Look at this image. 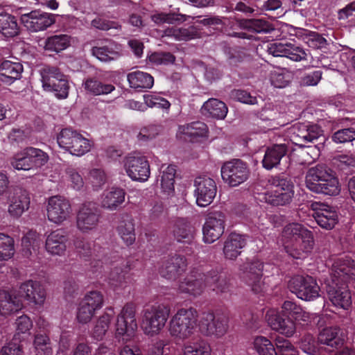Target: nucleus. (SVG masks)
<instances>
[{
    "instance_id": "obj_1",
    "label": "nucleus",
    "mask_w": 355,
    "mask_h": 355,
    "mask_svg": "<svg viewBox=\"0 0 355 355\" xmlns=\"http://www.w3.org/2000/svg\"><path fill=\"white\" fill-rule=\"evenodd\" d=\"M351 281H355V261L348 257L334 259L327 280V293L336 308L348 310L351 307L352 295L347 286Z\"/></svg>"
},
{
    "instance_id": "obj_2",
    "label": "nucleus",
    "mask_w": 355,
    "mask_h": 355,
    "mask_svg": "<svg viewBox=\"0 0 355 355\" xmlns=\"http://www.w3.org/2000/svg\"><path fill=\"white\" fill-rule=\"evenodd\" d=\"M284 249L294 259H304L309 255L314 246L313 233L302 225L293 223L283 230Z\"/></svg>"
},
{
    "instance_id": "obj_3",
    "label": "nucleus",
    "mask_w": 355,
    "mask_h": 355,
    "mask_svg": "<svg viewBox=\"0 0 355 355\" xmlns=\"http://www.w3.org/2000/svg\"><path fill=\"white\" fill-rule=\"evenodd\" d=\"M197 311L193 308H181L171 317L168 323V333L175 340L184 341L195 333Z\"/></svg>"
},
{
    "instance_id": "obj_4",
    "label": "nucleus",
    "mask_w": 355,
    "mask_h": 355,
    "mask_svg": "<svg viewBox=\"0 0 355 355\" xmlns=\"http://www.w3.org/2000/svg\"><path fill=\"white\" fill-rule=\"evenodd\" d=\"M170 308L164 304L151 306L143 311L141 328L149 337L157 336L164 328L170 315Z\"/></svg>"
},
{
    "instance_id": "obj_5",
    "label": "nucleus",
    "mask_w": 355,
    "mask_h": 355,
    "mask_svg": "<svg viewBox=\"0 0 355 355\" xmlns=\"http://www.w3.org/2000/svg\"><path fill=\"white\" fill-rule=\"evenodd\" d=\"M59 146L72 155L80 157L90 151L92 142L76 130L65 128L57 138Z\"/></svg>"
},
{
    "instance_id": "obj_6",
    "label": "nucleus",
    "mask_w": 355,
    "mask_h": 355,
    "mask_svg": "<svg viewBox=\"0 0 355 355\" xmlns=\"http://www.w3.org/2000/svg\"><path fill=\"white\" fill-rule=\"evenodd\" d=\"M127 175L133 181L145 182L150 176V167L147 157L137 152L131 153L122 159Z\"/></svg>"
},
{
    "instance_id": "obj_7",
    "label": "nucleus",
    "mask_w": 355,
    "mask_h": 355,
    "mask_svg": "<svg viewBox=\"0 0 355 355\" xmlns=\"http://www.w3.org/2000/svg\"><path fill=\"white\" fill-rule=\"evenodd\" d=\"M218 281V277L216 274L210 277L198 271L193 270L182 281L180 282L178 291L180 293L198 297L204 292L207 286H211Z\"/></svg>"
},
{
    "instance_id": "obj_8",
    "label": "nucleus",
    "mask_w": 355,
    "mask_h": 355,
    "mask_svg": "<svg viewBox=\"0 0 355 355\" xmlns=\"http://www.w3.org/2000/svg\"><path fill=\"white\" fill-rule=\"evenodd\" d=\"M293 194V185L290 181L274 177L269 180V189L265 193V200L273 205H284L291 201Z\"/></svg>"
},
{
    "instance_id": "obj_9",
    "label": "nucleus",
    "mask_w": 355,
    "mask_h": 355,
    "mask_svg": "<svg viewBox=\"0 0 355 355\" xmlns=\"http://www.w3.org/2000/svg\"><path fill=\"white\" fill-rule=\"evenodd\" d=\"M116 336L125 342L130 341L137 330L136 306L132 304L124 305L118 315L116 323Z\"/></svg>"
},
{
    "instance_id": "obj_10",
    "label": "nucleus",
    "mask_w": 355,
    "mask_h": 355,
    "mask_svg": "<svg viewBox=\"0 0 355 355\" xmlns=\"http://www.w3.org/2000/svg\"><path fill=\"white\" fill-rule=\"evenodd\" d=\"M289 290L304 301H313L320 297V288L315 279L309 275H295L288 282Z\"/></svg>"
},
{
    "instance_id": "obj_11",
    "label": "nucleus",
    "mask_w": 355,
    "mask_h": 355,
    "mask_svg": "<svg viewBox=\"0 0 355 355\" xmlns=\"http://www.w3.org/2000/svg\"><path fill=\"white\" fill-rule=\"evenodd\" d=\"M46 216L49 221L56 225H62L70 220L72 208L70 202L60 196L50 197L47 200Z\"/></svg>"
},
{
    "instance_id": "obj_12",
    "label": "nucleus",
    "mask_w": 355,
    "mask_h": 355,
    "mask_svg": "<svg viewBox=\"0 0 355 355\" xmlns=\"http://www.w3.org/2000/svg\"><path fill=\"white\" fill-rule=\"evenodd\" d=\"M220 172L223 181L230 187H237L243 183L250 175L247 164L238 159L225 162Z\"/></svg>"
},
{
    "instance_id": "obj_13",
    "label": "nucleus",
    "mask_w": 355,
    "mask_h": 355,
    "mask_svg": "<svg viewBox=\"0 0 355 355\" xmlns=\"http://www.w3.org/2000/svg\"><path fill=\"white\" fill-rule=\"evenodd\" d=\"M103 304V297L100 292L91 291L85 295L77 308L76 319L78 322L86 324L90 322Z\"/></svg>"
},
{
    "instance_id": "obj_14",
    "label": "nucleus",
    "mask_w": 355,
    "mask_h": 355,
    "mask_svg": "<svg viewBox=\"0 0 355 355\" xmlns=\"http://www.w3.org/2000/svg\"><path fill=\"white\" fill-rule=\"evenodd\" d=\"M200 331L207 336L221 338L228 330V319L223 315L215 316L214 313H204L199 321Z\"/></svg>"
},
{
    "instance_id": "obj_15",
    "label": "nucleus",
    "mask_w": 355,
    "mask_h": 355,
    "mask_svg": "<svg viewBox=\"0 0 355 355\" xmlns=\"http://www.w3.org/2000/svg\"><path fill=\"white\" fill-rule=\"evenodd\" d=\"M266 320L270 328L284 336L291 338L296 333L295 322L291 318L280 313L277 309H270L267 311Z\"/></svg>"
},
{
    "instance_id": "obj_16",
    "label": "nucleus",
    "mask_w": 355,
    "mask_h": 355,
    "mask_svg": "<svg viewBox=\"0 0 355 355\" xmlns=\"http://www.w3.org/2000/svg\"><path fill=\"white\" fill-rule=\"evenodd\" d=\"M194 186L196 204L202 207L210 205L216 195L217 188L215 181L205 175L198 176L195 179Z\"/></svg>"
},
{
    "instance_id": "obj_17",
    "label": "nucleus",
    "mask_w": 355,
    "mask_h": 355,
    "mask_svg": "<svg viewBox=\"0 0 355 355\" xmlns=\"http://www.w3.org/2000/svg\"><path fill=\"white\" fill-rule=\"evenodd\" d=\"M17 292L21 299L24 298L29 303L40 307L44 305L46 297L44 286L40 282L32 279L22 282Z\"/></svg>"
},
{
    "instance_id": "obj_18",
    "label": "nucleus",
    "mask_w": 355,
    "mask_h": 355,
    "mask_svg": "<svg viewBox=\"0 0 355 355\" xmlns=\"http://www.w3.org/2000/svg\"><path fill=\"white\" fill-rule=\"evenodd\" d=\"M225 216L221 212L211 214L206 219L202 227L203 241L212 243L217 241L224 233Z\"/></svg>"
},
{
    "instance_id": "obj_19",
    "label": "nucleus",
    "mask_w": 355,
    "mask_h": 355,
    "mask_svg": "<svg viewBox=\"0 0 355 355\" xmlns=\"http://www.w3.org/2000/svg\"><path fill=\"white\" fill-rule=\"evenodd\" d=\"M21 21L32 32L44 31L55 23L54 15L40 10H33L21 16Z\"/></svg>"
},
{
    "instance_id": "obj_20",
    "label": "nucleus",
    "mask_w": 355,
    "mask_h": 355,
    "mask_svg": "<svg viewBox=\"0 0 355 355\" xmlns=\"http://www.w3.org/2000/svg\"><path fill=\"white\" fill-rule=\"evenodd\" d=\"M263 267V263L255 259L245 263L241 268L243 279L255 293L261 292L263 286L262 282Z\"/></svg>"
},
{
    "instance_id": "obj_21",
    "label": "nucleus",
    "mask_w": 355,
    "mask_h": 355,
    "mask_svg": "<svg viewBox=\"0 0 355 355\" xmlns=\"http://www.w3.org/2000/svg\"><path fill=\"white\" fill-rule=\"evenodd\" d=\"M99 222V214L94 204L87 202L82 205L77 214L76 226L82 232L95 229Z\"/></svg>"
},
{
    "instance_id": "obj_22",
    "label": "nucleus",
    "mask_w": 355,
    "mask_h": 355,
    "mask_svg": "<svg viewBox=\"0 0 355 355\" xmlns=\"http://www.w3.org/2000/svg\"><path fill=\"white\" fill-rule=\"evenodd\" d=\"M69 238L66 232L57 229L51 232L46 236L45 249L52 256L62 257L66 254Z\"/></svg>"
},
{
    "instance_id": "obj_23",
    "label": "nucleus",
    "mask_w": 355,
    "mask_h": 355,
    "mask_svg": "<svg viewBox=\"0 0 355 355\" xmlns=\"http://www.w3.org/2000/svg\"><path fill=\"white\" fill-rule=\"evenodd\" d=\"M313 214L317 223L323 229L331 230L338 223V214L335 208L322 203L312 205Z\"/></svg>"
},
{
    "instance_id": "obj_24",
    "label": "nucleus",
    "mask_w": 355,
    "mask_h": 355,
    "mask_svg": "<svg viewBox=\"0 0 355 355\" xmlns=\"http://www.w3.org/2000/svg\"><path fill=\"white\" fill-rule=\"evenodd\" d=\"M187 266V260L184 257L175 255L164 262L160 273L163 277L175 281L185 272Z\"/></svg>"
},
{
    "instance_id": "obj_25",
    "label": "nucleus",
    "mask_w": 355,
    "mask_h": 355,
    "mask_svg": "<svg viewBox=\"0 0 355 355\" xmlns=\"http://www.w3.org/2000/svg\"><path fill=\"white\" fill-rule=\"evenodd\" d=\"M22 307V300L17 291H0V314L1 315H10L21 310Z\"/></svg>"
},
{
    "instance_id": "obj_26",
    "label": "nucleus",
    "mask_w": 355,
    "mask_h": 355,
    "mask_svg": "<svg viewBox=\"0 0 355 355\" xmlns=\"http://www.w3.org/2000/svg\"><path fill=\"white\" fill-rule=\"evenodd\" d=\"M30 207V197L25 190L16 189L9 198L8 213L14 218H19Z\"/></svg>"
},
{
    "instance_id": "obj_27",
    "label": "nucleus",
    "mask_w": 355,
    "mask_h": 355,
    "mask_svg": "<svg viewBox=\"0 0 355 355\" xmlns=\"http://www.w3.org/2000/svg\"><path fill=\"white\" fill-rule=\"evenodd\" d=\"M177 135L180 137L184 136L191 141H198L208 137V128L205 123L195 121L179 126Z\"/></svg>"
},
{
    "instance_id": "obj_28",
    "label": "nucleus",
    "mask_w": 355,
    "mask_h": 355,
    "mask_svg": "<svg viewBox=\"0 0 355 355\" xmlns=\"http://www.w3.org/2000/svg\"><path fill=\"white\" fill-rule=\"evenodd\" d=\"M246 245L244 236L231 233L224 243L223 254L229 260L236 259L241 253V250Z\"/></svg>"
},
{
    "instance_id": "obj_29",
    "label": "nucleus",
    "mask_w": 355,
    "mask_h": 355,
    "mask_svg": "<svg viewBox=\"0 0 355 355\" xmlns=\"http://www.w3.org/2000/svg\"><path fill=\"white\" fill-rule=\"evenodd\" d=\"M286 152L285 144H275L268 147L261 161L262 166L268 171L277 168Z\"/></svg>"
},
{
    "instance_id": "obj_30",
    "label": "nucleus",
    "mask_w": 355,
    "mask_h": 355,
    "mask_svg": "<svg viewBox=\"0 0 355 355\" xmlns=\"http://www.w3.org/2000/svg\"><path fill=\"white\" fill-rule=\"evenodd\" d=\"M125 193L120 188H112L104 191L101 198V205L103 208L110 211L116 210L124 201Z\"/></svg>"
},
{
    "instance_id": "obj_31",
    "label": "nucleus",
    "mask_w": 355,
    "mask_h": 355,
    "mask_svg": "<svg viewBox=\"0 0 355 355\" xmlns=\"http://www.w3.org/2000/svg\"><path fill=\"white\" fill-rule=\"evenodd\" d=\"M22 71L20 63L5 60L0 64V81L10 85L20 78Z\"/></svg>"
},
{
    "instance_id": "obj_32",
    "label": "nucleus",
    "mask_w": 355,
    "mask_h": 355,
    "mask_svg": "<svg viewBox=\"0 0 355 355\" xmlns=\"http://www.w3.org/2000/svg\"><path fill=\"white\" fill-rule=\"evenodd\" d=\"M116 231L125 245H132L136 239L135 225L133 218L129 216H123L119 221Z\"/></svg>"
},
{
    "instance_id": "obj_33",
    "label": "nucleus",
    "mask_w": 355,
    "mask_h": 355,
    "mask_svg": "<svg viewBox=\"0 0 355 355\" xmlns=\"http://www.w3.org/2000/svg\"><path fill=\"white\" fill-rule=\"evenodd\" d=\"M333 172L324 165L318 164L309 169L305 177L306 187L311 191L329 177Z\"/></svg>"
},
{
    "instance_id": "obj_34",
    "label": "nucleus",
    "mask_w": 355,
    "mask_h": 355,
    "mask_svg": "<svg viewBox=\"0 0 355 355\" xmlns=\"http://www.w3.org/2000/svg\"><path fill=\"white\" fill-rule=\"evenodd\" d=\"M318 343L331 347L337 348L343 344L341 330L338 327H327L322 329L318 336Z\"/></svg>"
},
{
    "instance_id": "obj_35",
    "label": "nucleus",
    "mask_w": 355,
    "mask_h": 355,
    "mask_svg": "<svg viewBox=\"0 0 355 355\" xmlns=\"http://www.w3.org/2000/svg\"><path fill=\"white\" fill-rule=\"evenodd\" d=\"M71 36L67 34H60L49 36L42 44L46 51L60 53L71 45Z\"/></svg>"
},
{
    "instance_id": "obj_36",
    "label": "nucleus",
    "mask_w": 355,
    "mask_h": 355,
    "mask_svg": "<svg viewBox=\"0 0 355 355\" xmlns=\"http://www.w3.org/2000/svg\"><path fill=\"white\" fill-rule=\"evenodd\" d=\"M19 33L16 18L3 10H0V34L6 38L14 37Z\"/></svg>"
},
{
    "instance_id": "obj_37",
    "label": "nucleus",
    "mask_w": 355,
    "mask_h": 355,
    "mask_svg": "<svg viewBox=\"0 0 355 355\" xmlns=\"http://www.w3.org/2000/svg\"><path fill=\"white\" fill-rule=\"evenodd\" d=\"M202 113L214 119H223L227 114L226 105L216 99L210 98L207 101L202 107Z\"/></svg>"
},
{
    "instance_id": "obj_38",
    "label": "nucleus",
    "mask_w": 355,
    "mask_h": 355,
    "mask_svg": "<svg viewBox=\"0 0 355 355\" xmlns=\"http://www.w3.org/2000/svg\"><path fill=\"white\" fill-rule=\"evenodd\" d=\"M92 51L93 55L101 62L114 60L120 55V47L111 42L102 46H94Z\"/></svg>"
},
{
    "instance_id": "obj_39",
    "label": "nucleus",
    "mask_w": 355,
    "mask_h": 355,
    "mask_svg": "<svg viewBox=\"0 0 355 355\" xmlns=\"http://www.w3.org/2000/svg\"><path fill=\"white\" fill-rule=\"evenodd\" d=\"M130 87L135 89H150L154 85V78L149 73L137 71L128 75Z\"/></svg>"
},
{
    "instance_id": "obj_40",
    "label": "nucleus",
    "mask_w": 355,
    "mask_h": 355,
    "mask_svg": "<svg viewBox=\"0 0 355 355\" xmlns=\"http://www.w3.org/2000/svg\"><path fill=\"white\" fill-rule=\"evenodd\" d=\"M175 166L163 164L160 168V182L162 191L170 194L174 191Z\"/></svg>"
},
{
    "instance_id": "obj_41",
    "label": "nucleus",
    "mask_w": 355,
    "mask_h": 355,
    "mask_svg": "<svg viewBox=\"0 0 355 355\" xmlns=\"http://www.w3.org/2000/svg\"><path fill=\"white\" fill-rule=\"evenodd\" d=\"M42 87L46 92H51L55 87L59 78H62V73L54 67H45L40 71Z\"/></svg>"
},
{
    "instance_id": "obj_42",
    "label": "nucleus",
    "mask_w": 355,
    "mask_h": 355,
    "mask_svg": "<svg viewBox=\"0 0 355 355\" xmlns=\"http://www.w3.org/2000/svg\"><path fill=\"white\" fill-rule=\"evenodd\" d=\"M150 17L154 23L160 25L163 24H180L191 17L176 12L165 13L156 11L151 15Z\"/></svg>"
},
{
    "instance_id": "obj_43",
    "label": "nucleus",
    "mask_w": 355,
    "mask_h": 355,
    "mask_svg": "<svg viewBox=\"0 0 355 355\" xmlns=\"http://www.w3.org/2000/svg\"><path fill=\"white\" fill-rule=\"evenodd\" d=\"M236 23L241 29L253 33H268L272 30L270 24L263 19H238Z\"/></svg>"
},
{
    "instance_id": "obj_44",
    "label": "nucleus",
    "mask_w": 355,
    "mask_h": 355,
    "mask_svg": "<svg viewBox=\"0 0 355 355\" xmlns=\"http://www.w3.org/2000/svg\"><path fill=\"white\" fill-rule=\"evenodd\" d=\"M311 191L317 193L336 196L340 193V186L338 178L332 173L324 182L317 184V186Z\"/></svg>"
},
{
    "instance_id": "obj_45",
    "label": "nucleus",
    "mask_w": 355,
    "mask_h": 355,
    "mask_svg": "<svg viewBox=\"0 0 355 355\" xmlns=\"http://www.w3.org/2000/svg\"><path fill=\"white\" fill-rule=\"evenodd\" d=\"M83 86L87 92L95 96L108 94L115 89L113 85L103 84L94 78L85 80Z\"/></svg>"
},
{
    "instance_id": "obj_46",
    "label": "nucleus",
    "mask_w": 355,
    "mask_h": 355,
    "mask_svg": "<svg viewBox=\"0 0 355 355\" xmlns=\"http://www.w3.org/2000/svg\"><path fill=\"white\" fill-rule=\"evenodd\" d=\"M297 37L301 38L307 45L313 49H320L325 46L327 40L317 33L305 29H298Z\"/></svg>"
},
{
    "instance_id": "obj_47",
    "label": "nucleus",
    "mask_w": 355,
    "mask_h": 355,
    "mask_svg": "<svg viewBox=\"0 0 355 355\" xmlns=\"http://www.w3.org/2000/svg\"><path fill=\"white\" fill-rule=\"evenodd\" d=\"M164 35L172 37L178 41H187L198 37V33L193 26L189 28H169L164 31Z\"/></svg>"
},
{
    "instance_id": "obj_48",
    "label": "nucleus",
    "mask_w": 355,
    "mask_h": 355,
    "mask_svg": "<svg viewBox=\"0 0 355 355\" xmlns=\"http://www.w3.org/2000/svg\"><path fill=\"white\" fill-rule=\"evenodd\" d=\"M183 355H211L210 346L204 341L188 343L182 347Z\"/></svg>"
},
{
    "instance_id": "obj_49",
    "label": "nucleus",
    "mask_w": 355,
    "mask_h": 355,
    "mask_svg": "<svg viewBox=\"0 0 355 355\" xmlns=\"http://www.w3.org/2000/svg\"><path fill=\"white\" fill-rule=\"evenodd\" d=\"M15 254L14 240L10 236L0 233V260L7 261Z\"/></svg>"
},
{
    "instance_id": "obj_50",
    "label": "nucleus",
    "mask_w": 355,
    "mask_h": 355,
    "mask_svg": "<svg viewBox=\"0 0 355 355\" xmlns=\"http://www.w3.org/2000/svg\"><path fill=\"white\" fill-rule=\"evenodd\" d=\"M253 346L259 355H277L273 344L265 336H256L254 338Z\"/></svg>"
},
{
    "instance_id": "obj_51",
    "label": "nucleus",
    "mask_w": 355,
    "mask_h": 355,
    "mask_svg": "<svg viewBox=\"0 0 355 355\" xmlns=\"http://www.w3.org/2000/svg\"><path fill=\"white\" fill-rule=\"evenodd\" d=\"M31 160L26 148L13 156L11 165L17 170L28 171L33 168Z\"/></svg>"
},
{
    "instance_id": "obj_52",
    "label": "nucleus",
    "mask_w": 355,
    "mask_h": 355,
    "mask_svg": "<svg viewBox=\"0 0 355 355\" xmlns=\"http://www.w3.org/2000/svg\"><path fill=\"white\" fill-rule=\"evenodd\" d=\"M106 312L101 315L96 322L94 327L93 335L96 339H101L108 329L109 325L113 318V311Z\"/></svg>"
},
{
    "instance_id": "obj_53",
    "label": "nucleus",
    "mask_w": 355,
    "mask_h": 355,
    "mask_svg": "<svg viewBox=\"0 0 355 355\" xmlns=\"http://www.w3.org/2000/svg\"><path fill=\"white\" fill-rule=\"evenodd\" d=\"M64 180L68 184L76 190L81 189L84 186L83 179L78 171L71 166L67 167L64 171Z\"/></svg>"
},
{
    "instance_id": "obj_54",
    "label": "nucleus",
    "mask_w": 355,
    "mask_h": 355,
    "mask_svg": "<svg viewBox=\"0 0 355 355\" xmlns=\"http://www.w3.org/2000/svg\"><path fill=\"white\" fill-rule=\"evenodd\" d=\"M143 98L146 110L147 107L168 110L171 107V103L168 100L155 93L144 94Z\"/></svg>"
},
{
    "instance_id": "obj_55",
    "label": "nucleus",
    "mask_w": 355,
    "mask_h": 355,
    "mask_svg": "<svg viewBox=\"0 0 355 355\" xmlns=\"http://www.w3.org/2000/svg\"><path fill=\"white\" fill-rule=\"evenodd\" d=\"M173 232L177 239L181 241L182 239L191 237L193 228L187 220L179 219L175 223Z\"/></svg>"
},
{
    "instance_id": "obj_56",
    "label": "nucleus",
    "mask_w": 355,
    "mask_h": 355,
    "mask_svg": "<svg viewBox=\"0 0 355 355\" xmlns=\"http://www.w3.org/2000/svg\"><path fill=\"white\" fill-rule=\"evenodd\" d=\"M309 137L308 124L300 123L294 126L292 139L297 145L303 146L304 143L309 142Z\"/></svg>"
},
{
    "instance_id": "obj_57",
    "label": "nucleus",
    "mask_w": 355,
    "mask_h": 355,
    "mask_svg": "<svg viewBox=\"0 0 355 355\" xmlns=\"http://www.w3.org/2000/svg\"><path fill=\"white\" fill-rule=\"evenodd\" d=\"M28 155L31 156L32 168H38L45 165L49 159V155L39 148H28Z\"/></svg>"
},
{
    "instance_id": "obj_58",
    "label": "nucleus",
    "mask_w": 355,
    "mask_h": 355,
    "mask_svg": "<svg viewBox=\"0 0 355 355\" xmlns=\"http://www.w3.org/2000/svg\"><path fill=\"white\" fill-rule=\"evenodd\" d=\"M275 344L280 355H298L297 349L288 340L277 336Z\"/></svg>"
},
{
    "instance_id": "obj_59",
    "label": "nucleus",
    "mask_w": 355,
    "mask_h": 355,
    "mask_svg": "<svg viewBox=\"0 0 355 355\" xmlns=\"http://www.w3.org/2000/svg\"><path fill=\"white\" fill-rule=\"evenodd\" d=\"M307 53L304 49L292 43L287 42L286 58L295 62L306 60Z\"/></svg>"
},
{
    "instance_id": "obj_60",
    "label": "nucleus",
    "mask_w": 355,
    "mask_h": 355,
    "mask_svg": "<svg viewBox=\"0 0 355 355\" xmlns=\"http://www.w3.org/2000/svg\"><path fill=\"white\" fill-rule=\"evenodd\" d=\"M300 347L304 352L310 355H316L318 352L315 338L310 334H306L302 336Z\"/></svg>"
},
{
    "instance_id": "obj_61",
    "label": "nucleus",
    "mask_w": 355,
    "mask_h": 355,
    "mask_svg": "<svg viewBox=\"0 0 355 355\" xmlns=\"http://www.w3.org/2000/svg\"><path fill=\"white\" fill-rule=\"evenodd\" d=\"M332 139L334 141L338 144L355 140V129L354 128H349L340 130L334 134Z\"/></svg>"
},
{
    "instance_id": "obj_62",
    "label": "nucleus",
    "mask_w": 355,
    "mask_h": 355,
    "mask_svg": "<svg viewBox=\"0 0 355 355\" xmlns=\"http://www.w3.org/2000/svg\"><path fill=\"white\" fill-rule=\"evenodd\" d=\"M149 61L155 64H172L175 57L169 53H153L148 57Z\"/></svg>"
},
{
    "instance_id": "obj_63",
    "label": "nucleus",
    "mask_w": 355,
    "mask_h": 355,
    "mask_svg": "<svg viewBox=\"0 0 355 355\" xmlns=\"http://www.w3.org/2000/svg\"><path fill=\"white\" fill-rule=\"evenodd\" d=\"M89 180L92 187L97 189L105 184L106 176L103 171L94 168L90 171Z\"/></svg>"
},
{
    "instance_id": "obj_64",
    "label": "nucleus",
    "mask_w": 355,
    "mask_h": 355,
    "mask_svg": "<svg viewBox=\"0 0 355 355\" xmlns=\"http://www.w3.org/2000/svg\"><path fill=\"white\" fill-rule=\"evenodd\" d=\"M69 86L68 81L62 74V78H59L57 83H55V87L51 92L55 93V95L58 98H66L69 95Z\"/></svg>"
}]
</instances>
